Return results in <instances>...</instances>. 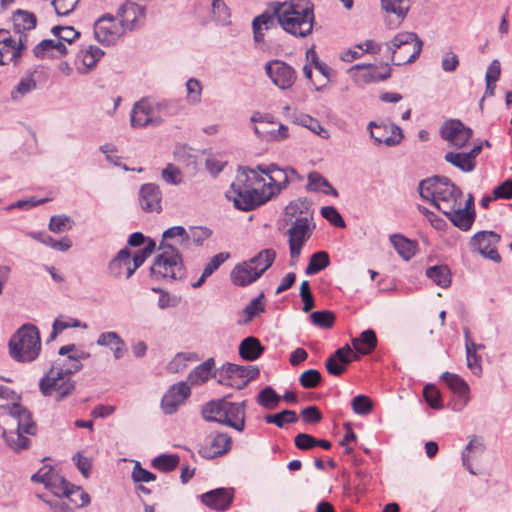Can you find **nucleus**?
I'll return each instance as SVG.
<instances>
[{
  "mask_svg": "<svg viewBox=\"0 0 512 512\" xmlns=\"http://www.w3.org/2000/svg\"><path fill=\"white\" fill-rule=\"evenodd\" d=\"M421 198L431 202L439 211L447 210L450 206L461 201L462 191L448 177L433 176L421 180L418 185Z\"/></svg>",
  "mask_w": 512,
  "mask_h": 512,
  "instance_id": "nucleus-1",
  "label": "nucleus"
},
{
  "mask_svg": "<svg viewBox=\"0 0 512 512\" xmlns=\"http://www.w3.org/2000/svg\"><path fill=\"white\" fill-rule=\"evenodd\" d=\"M278 14V23L284 31L299 37H306L312 32L314 15L311 6L279 3Z\"/></svg>",
  "mask_w": 512,
  "mask_h": 512,
  "instance_id": "nucleus-2",
  "label": "nucleus"
},
{
  "mask_svg": "<svg viewBox=\"0 0 512 512\" xmlns=\"http://www.w3.org/2000/svg\"><path fill=\"white\" fill-rule=\"evenodd\" d=\"M248 180L244 172L237 174L236 180L226 192L227 199L241 211H251L272 198V193H266L265 189L258 190L251 184H245Z\"/></svg>",
  "mask_w": 512,
  "mask_h": 512,
  "instance_id": "nucleus-3",
  "label": "nucleus"
},
{
  "mask_svg": "<svg viewBox=\"0 0 512 512\" xmlns=\"http://www.w3.org/2000/svg\"><path fill=\"white\" fill-rule=\"evenodd\" d=\"M40 350V333L33 324L22 325L9 341L10 355L18 362H31L35 360Z\"/></svg>",
  "mask_w": 512,
  "mask_h": 512,
  "instance_id": "nucleus-4",
  "label": "nucleus"
},
{
  "mask_svg": "<svg viewBox=\"0 0 512 512\" xmlns=\"http://www.w3.org/2000/svg\"><path fill=\"white\" fill-rule=\"evenodd\" d=\"M158 250L160 253L156 256L150 268L151 275L156 279H182L186 271L178 248L167 241H161Z\"/></svg>",
  "mask_w": 512,
  "mask_h": 512,
  "instance_id": "nucleus-5",
  "label": "nucleus"
},
{
  "mask_svg": "<svg viewBox=\"0 0 512 512\" xmlns=\"http://www.w3.org/2000/svg\"><path fill=\"white\" fill-rule=\"evenodd\" d=\"M10 413L17 420V429L15 431H4L3 437L6 444L16 453L26 450L30 447V439L24 434L34 435L36 425L31 420L30 412L18 404H14Z\"/></svg>",
  "mask_w": 512,
  "mask_h": 512,
  "instance_id": "nucleus-6",
  "label": "nucleus"
},
{
  "mask_svg": "<svg viewBox=\"0 0 512 512\" xmlns=\"http://www.w3.org/2000/svg\"><path fill=\"white\" fill-rule=\"evenodd\" d=\"M394 65L414 62L420 55L423 47L422 40L413 32H400L386 43Z\"/></svg>",
  "mask_w": 512,
  "mask_h": 512,
  "instance_id": "nucleus-7",
  "label": "nucleus"
},
{
  "mask_svg": "<svg viewBox=\"0 0 512 512\" xmlns=\"http://www.w3.org/2000/svg\"><path fill=\"white\" fill-rule=\"evenodd\" d=\"M58 364H53L49 371L40 379V392L46 397H53L60 402L70 396L76 388V383L70 377L63 376L58 370Z\"/></svg>",
  "mask_w": 512,
  "mask_h": 512,
  "instance_id": "nucleus-8",
  "label": "nucleus"
},
{
  "mask_svg": "<svg viewBox=\"0 0 512 512\" xmlns=\"http://www.w3.org/2000/svg\"><path fill=\"white\" fill-rule=\"evenodd\" d=\"M168 105L165 103H158L155 107L147 99L137 101L130 114V122L133 128H143L147 126H159L164 120L162 115Z\"/></svg>",
  "mask_w": 512,
  "mask_h": 512,
  "instance_id": "nucleus-9",
  "label": "nucleus"
},
{
  "mask_svg": "<svg viewBox=\"0 0 512 512\" xmlns=\"http://www.w3.org/2000/svg\"><path fill=\"white\" fill-rule=\"evenodd\" d=\"M265 255L264 267H253L249 260L235 265L230 274L231 282L236 286L244 287L259 279L272 266L276 258V252L267 248L263 252V256Z\"/></svg>",
  "mask_w": 512,
  "mask_h": 512,
  "instance_id": "nucleus-10",
  "label": "nucleus"
},
{
  "mask_svg": "<svg viewBox=\"0 0 512 512\" xmlns=\"http://www.w3.org/2000/svg\"><path fill=\"white\" fill-rule=\"evenodd\" d=\"M259 374L260 370L255 365L241 366L234 363H226L219 373L218 383L242 389L250 381L256 379Z\"/></svg>",
  "mask_w": 512,
  "mask_h": 512,
  "instance_id": "nucleus-11",
  "label": "nucleus"
},
{
  "mask_svg": "<svg viewBox=\"0 0 512 512\" xmlns=\"http://www.w3.org/2000/svg\"><path fill=\"white\" fill-rule=\"evenodd\" d=\"M265 71L270 80L282 90L290 88L296 80L295 69L281 60H270L265 64Z\"/></svg>",
  "mask_w": 512,
  "mask_h": 512,
  "instance_id": "nucleus-12",
  "label": "nucleus"
},
{
  "mask_svg": "<svg viewBox=\"0 0 512 512\" xmlns=\"http://www.w3.org/2000/svg\"><path fill=\"white\" fill-rule=\"evenodd\" d=\"M500 236L493 231H481L476 233L470 242L473 251L478 252L487 259L496 263L500 262L501 257L496 249Z\"/></svg>",
  "mask_w": 512,
  "mask_h": 512,
  "instance_id": "nucleus-13",
  "label": "nucleus"
},
{
  "mask_svg": "<svg viewBox=\"0 0 512 512\" xmlns=\"http://www.w3.org/2000/svg\"><path fill=\"white\" fill-rule=\"evenodd\" d=\"M123 26L116 22L114 16L110 14L103 15L94 25V34L98 42L110 45L122 34Z\"/></svg>",
  "mask_w": 512,
  "mask_h": 512,
  "instance_id": "nucleus-14",
  "label": "nucleus"
},
{
  "mask_svg": "<svg viewBox=\"0 0 512 512\" xmlns=\"http://www.w3.org/2000/svg\"><path fill=\"white\" fill-rule=\"evenodd\" d=\"M258 170L267 176L269 182L264 183L263 189L266 190V193H272V197L280 194L288 187L289 181L286 168H280L276 164H270L267 166L258 165Z\"/></svg>",
  "mask_w": 512,
  "mask_h": 512,
  "instance_id": "nucleus-15",
  "label": "nucleus"
},
{
  "mask_svg": "<svg viewBox=\"0 0 512 512\" xmlns=\"http://www.w3.org/2000/svg\"><path fill=\"white\" fill-rule=\"evenodd\" d=\"M368 129L376 143L385 144L388 147L398 145L403 139L402 129L392 123L377 124L372 121L369 123Z\"/></svg>",
  "mask_w": 512,
  "mask_h": 512,
  "instance_id": "nucleus-16",
  "label": "nucleus"
},
{
  "mask_svg": "<svg viewBox=\"0 0 512 512\" xmlns=\"http://www.w3.org/2000/svg\"><path fill=\"white\" fill-rule=\"evenodd\" d=\"M232 439L226 433L210 434L199 449V454L206 459H213L226 454L231 449Z\"/></svg>",
  "mask_w": 512,
  "mask_h": 512,
  "instance_id": "nucleus-17",
  "label": "nucleus"
},
{
  "mask_svg": "<svg viewBox=\"0 0 512 512\" xmlns=\"http://www.w3.org/2000/svg\"><path fill=\"white\" fill-rule=\"evenodd\" d=\"M359 355L354 353L349 345H345L337 349L325 362L327 372L332 376L342 375L347 366L356 360H359Z\"/></svg>",
  "mask_w": 512,
  "mask_h": 512,
  "instance_id": "nucleus-18",
  "label": "nucleus"
},
{
  "mask_svg": "<svg viewBox=\"0 0 512 512\" xmlns=\"http://www.w3.org/2000/svg\"><path fill=\"white\" fill-rule=\"evenodd\" d=\"M191 390L186 382H178L170 387L161 400V406L165 414H173L178 407L190 396Z\"/></svg>",
  "mask_w": 512,
  "mask_h": 512,
  "instance_id": "nucleus-19",
  "label": "nucleus"
},
{
  "mask_svg": "<svg viewBox=\"0 0 512 512\" xmlns=\"http://www.w3.org/2000/svg\"><path fill=\"white\" fill-rule=\"evenodd\" d=\"M485 449L483 438L473 435L462 451V464L472 475H477V472L473 469V465L480 463Z\"/></svg>",
  "mask_w": 512,
  "mask_h": 512,
  "instance_id": "nucleus-20",
  "label": "nucleus"
},
{
  "mask_svg": "<svg viewBox=\"0 0 512 512\" xmlns=\"http://www.w3.org/2000/svg\"><path fill=\"white\" fill-rule=\"evenodd\" d=\"M162 192L154 183H146L140 187L139 190V203L141 208L146 212L162 211L161 206Z\"/></svg>",
  "mask_w": 512,
  "mask_h": 512,
  "instance_id": "nucleus-21",
  "label": "nucleus"
},
{
  "mask_svg": "<svg viewBox=\"0 0 512 512\" xmlns=\"http://www.w3.org/2000/svg\"><path fill=\"white\" fill-rule=\"evenodd\" d=\"M234 490L232 488H217L201 496L202 503L216 511H225L232 504Z\"/></svg>",
  "mask_w": 512,
  "mask_h": 512,
  "instance_id": "nucleus-22",
  "label": "nucleus"
},
{
  "mask_svg": "<svg viewBox=\"0 0 512 512\" xmlns=\"http://www.w3.org/2000/svg\"><path fill=\"white\" fill-rule=\"evenodd\" d=\"M441 380H443L449 389L459 397V402L455 404V410H462L463 407L467 405L469 402V386L467 382L462 379L458 374L444 372L441 375Z\"/></svg>",
  "mask_w": 512,
  "mask_h": 512,
  "instance_id": "nucleus-23",
  "label": "nucleus"
},
{
  "mask_svg": "<svg viewBox=\"0 0 512 512\" xmlns=\"http://www.w3.org/2000/svg\"><path fill=\"white\" fill-rule=\"evenodd\" d=\"M352 69L362 71L359 75V79L365 84L385 81L391 76V68L388 63H385L380 67L374 64L362 63L354 65Z\"/></svg>",
  "mask_w": 512,
  "mask_h": 512,
  "instance_id": "nucleus-24",
  "label": "nucleus"
},
{
  "mask_svg": "<svg viewBox=\"0 0 512 512\" xmlns=\"http://www.w3.org/2000/svg\"><path fill=\"white\" fill-rule=\"evenodd\" d=\"M441 212L448 217L454 226L463 231H467L471 228L475 218V211L463 209L461 207V201L450 206L447 210H442Z\"/></svg>",
  "mask_w": 512,
  "mask_h": 512,
  "instance_id": "nucleus-25",
  "label": "nucleus"
},
{
  "mask_svg": "<svg viewBox=\"0 0 512 512\" xmlns=\"http://www.w3.org/2000/svg\"><path fill=\"white\" fill-rule=\"evenodd\" d=\"M223 425L229 426L239 432L245 428V402L235 403L227 401L224 410Z\"/></svg>",
  "mask_w": 512,
  "mask_h": 512,
  "instance_id": "nucleus-26",
  "label": "nucleus"
},
{
  "mask_svg": "<svg viewBox=\"0 0 512 512\" xmlns=\"http://www.w3.org/2000/svg\"><path fill=\"white\" fill-rule=\"evenodd\" d=\"M138 15L145 16V8L135 3H125L118 8L117 17H120L121 26L133 30L137 27Z\"/></svg>",
  "mask_w": 512,
  "mask_h": 512,
  "instance_id": "nucleus-27",
  "label": "nucleus"
},
{
  "mask_svg": "<svg viewBox=\"0 0 512 512\" xmlns=\"http://www.w3.org/2000/svg\"><path fill=\"white\" fill-rule=\"evenodd\" d=\"M238 350L242 359L246 361H255L264 352V347L262 346L259 339L253 336H249L242 340Z\"/></svg>",
  "mask_w": 512,
  "mask_h": 512,
  "instance_id": "nucleus-28",
  "label": "nucleus"
},
{
  "mask_svg": "<svg viewBox=\"0 0 512 512\" xmlns=\"http://www.w3.org/2000/svg\"><path fill=\"white\" fill-rule=\"evenodd\" d=\"M310 235L308 217H297L288 230V242H298L304 245Z\"/></svg>",
  "mask_w": 512,
  "mask_h": 512,
  "instance_id": "nucleus-29",
  "label": "nucleus"
},
{
  "mask_svg": "<svg viewBox=\"0 0 512 512\" xmlns=\"http://www.w3.org/2000/svg\"><path fill=\"white\" fill-rule=\"evenodd\" d=\"M352 345L356 354H370L377 346V336L372 329L363 331L359 337L352 339Z\"/></svg>",
  "mask_w": 512,
  "mask_h": 512,
  "instance_id": "nucleus-30",
  "label": "nucleus"
},
{
  "mask_svg": "<svg viewBox=\"0 0 512 512\" xmlns=\"http://www.w3.org/2000/svg\"><path fill=\"white\" fill-rule=\"evenodd\" d=\"M227 405L225 398L212 400L202 408V416L206 421L223 424L224 410Z\"/></svg>",
  "mask_w": 512,
  "mask_h": 512,
  "instance_id": "nucleus-31",
  "label": "nucleus"
},
{
  "mask_svg": "<svg viewBox=\"0 0 512 512\" xmlns=\"http://www.w3.org/2000/svg\"><path fill=\"white\" fill-rule=\"evenodd\" d=\"M12 20L15 32L20 34L34 29L37 24V18L34 13L21 9L13 13Z\"/></svg>",
  "mask_w": 512,
  "mask_h": 512,
  "instance_id": "nucleus-32",
  "label": "nucleus"
},
{
  "mask_svg": "<svg viewBox=\"0 0 512 512\" xmlns=\"http://www.w3.org/2000/svg\"><path fill=\"white\" fill-rule=\"evenodd\" d=\"M390 242L404 260L409 261L416 253L417 244L401 234L390 236Z\"/></svg>",
  "mask_w": 512,
  "mask_h": 512,
  "instance_id": "nucleus-33",
  "label": "nucleus"
},
{
  "mask_svg": "<svg viewBox=\"0 0 512 512\" xmlns=\"http://www.w3.org/2000/svg\"><path fill=\"white\" fill-rule=\"evenodd\" d=\"M215 366L213 358H209L197 367H195L188 375V382L191 385H201L205 383L212 375V369Z\"/></svg>",
  "mask_w": 512,
  "mask_h": 512,
  "instance_id": "nucleus-34",
  "label": "nucleus"
},
{
  "mask_svg": "<svg viewBox=\"0 0 512 512\" xmlns=\"http://www.w3.org/2000/svg\"><path fill=\"white\" fill-rule=\"evenodd\" d=\"M278 6L279 3L275 2L270 5V7L265 10L262 14L256 16L252 22L255 25L262 28V30H270L272 28H276L278 23Z\"/></svg>",
  "mask_w": 512,
  "mask_h": 512,
  "instance_id": "nucleus-35",
  "label": "nucleus"
},
{
  "mask_svg": "<svg viewBox=\"0 0 512 512\" xmlns=\"http://www.w3.org/2000/svg\"><path fill=\"white\" fill-rule=\"evenodd\" d=\"M426 276L442 288H447L451 284V271L447 265L428 267L426 269Z\"/></svg>",
  "mask_w": 512,
  "mask_h": 512,
  "instance_id": "nucleus-36",
  "label": "nucleus"
},
{
  "mask_svg": "<svg viewBox=\"0 0 512 512\" xmlns=\"http://www.w3.org/2000/svg\"><path fill=\"white\" fill-rule=\"evenodd\" d=\"M411 0H381V7L388 13L395 14L401 23L408 14Z\"/></svg>",
  "mask_w": 512,
  "mask_h": 512,
  "instance_id": "nucleus-37",
  "label": "nucleus"
},
{
  "mask_svg": "<svg viewBox=\"0 0 512 512\" xmlns=\"http://www.w3.org/2000/svg\"><path fill=\"white\" fill-rule=\"evenodd\" d=\"M131 259V252L128 248L121 249L117 255L109 262V273L114 277H120L126 265Z\"/></svg>",
  "mask_w": 512,
  "mask_h": 512,
  "instance_id": "nucleus-38",
  "label": "nucleus"
},
{
  "mask_svg": "<svg viewBox=\"0 0 512 512\" xmlns=\"http://www.w3.org/2000/svg\"><path fill=\"white\" fill-rule=\"evenodd\" d=\"M444 159L446 162L452 164L453 166L460 169L462 172H472L475 167L476 163H473L469 160V156H466V153L460 152H447L444 155Z\"/></svg>",
  "mask_w": 512,
  "mask_h": 512,
  "instance_id": "nucleus-39",
  "label": "nucleus"
},
{
  "mask_svg": "<svg viewBox=\"0 0 512 512\" xmlns=\"http://www.w3.org/2000/svg\"><path fill=\"white\" fill-rule=\"evenodd\" d=\"M330 264L329 255L325 251H318L312 254L309 264L306 267L305 273L307 275H314L321 270L325 269Z\"/></svg>",
  "mask_w": 512,
  "mask_h": 512,
  "instance_id": "nucleus-40",
  "label": "nucleus"
},
{
  "mask_svg": "<svg viewBox=\"0 0 512 512\" xmlns=\"http://www.w3.org/2000/svg\"><path fill=\"white\" fill-rule=\"evenodd\" d=\"M266 423L275 424L279 428H283L286 423H295L298 416L295 411L283 410L276 414H268L264 417Z\"/></svg>",
  "mask_w": 512,
  "mask_h": 512,
  "instance_id": "nucleus-41",
  "label": "nucleus"
},
{
  "mask_svg": "<svg viewBox=\"0 0 512 512\" xmlns=\"http://www.w3.org/2000/svg\"><path fill=\"white\" fill-rule=\"evenodd\" d=\"M467 127L458 119H450L441 126L440 135L441 137L449 142L454 140L460 131H464Z\"/></svg>",
  "mask_w": 512,
  "mask_h": 512,
  "instance_id": "nucleus-42",
  "label": "nucleus"
},
{
  "mask_svg": "<svg viewBox=\"0 0 512 512\" xmlns=\"http://www.w3.org/2000/svg\"><path fill=\"white\" fill-rule=\"evenodd\" d=\"M71 483L68 482L64 477L54 474L49 485L46 487L57 497H68Z\"/></svg>",
  "mask_w": 512,
  "mask_h": 512,
  "instance_id": "nucleus-43",
  "label": "nucleus"
},
{
  "mask_svg": "<svg viewBox=\"0 0 512 512\" xmlns=\"http://www.w3.org/2000/svg\"><path fill=\"white\" fill-rule=\"evenodd\" d=\"M179 461L180 459L177 455L162 454L153 459L152 465L162 472H170L178 466Z\"/></svg>",
  "mask_w": 512,
  "mask_h": 512,
  "instance_id": "nucleus-44",
  "label": "nucleus"
},
{
  "mask_svg": "<svg viewBox=\"0 0 512 512\" xmlns=\"http://www.w3.org/2000/svg\"><path fill=\"white\" fill-rule=\"evenodd\" d=\"M279 401L280 396L270 386L262 389L257 396V402L266 409H274Z\"/></svg>",
  "mask_w": 512,
  "mask_h": 512,
  "instance_id": "nucleus-45",
  "label": "nucleus"
},
{
  "mask_svg": "<svg viewBox=\"0 0 512 512\" xmlns=\"http://www.w3.org/2000/svg\"><path fill=\"white\" fill-rule=\"evenodd\" d=\"M36 88V81L32 75L22 78L11 92L13 100H19Z\"/></svg>",
  "mask_w": 512,
  "mask_h": 512,
  "instance_id": "nucleus-46",
  "label": "nucleus"
},
{
  "mask_svg": "<svg viewBox=\"0 0 512 512\" xmlns=\"http://www.w3.org/2000/svg\"><path fill=\"white\" fill-rule=\"evenodd\" d=\"M187 102L192 105L199 104L202 98V85L196 78H189L186 82Z\"/></svg>",
  "mask_w": 512,
  "mask_h": 512,
  "instance_id": "nucleus-47",
  "label": "nucleus"
},
{
  "mask_svg": "<svg viewBox=\"0 0 512 512\" xmlns=\"http://www.w3.org/2000/svg\"><path fill=\"white\" fill-rule=\"evenodd\" d=\"M211 13L215 21L223 25L229 23L230 11L224 0H212Z\"/></svg>",
  "mask_w": 512,
  "mask_h": 512,
  "instance_id": "nucleus-48",
  "label": "nucleus"
},
{
  "mask_svg": "<svg viewBox=\"0 0 512 512\" xmlns=\"http://www.w3.org/2000/svg\"><path fill=\"white\" fill-rule=\"evenodd\" d=\"M321 381L322 375L316 369L306 370L299 377V383L305 389L316 388L320 385Z\"/></svg>",
  "mask_w": 512,
  "mask_h": 512,
  "instance_id": "nucleus-49",
  "label": "nucleus"
},
{
  "mask_svg": "<svg viewBox=\"0 0 512 512\" xmlns=\"http://www.w3.org/2000/svg\"><path fill=\"white\" fill-rule=\"evenodd\" d=\"M310 317L315 326L324 329L331 328L335 322V315L327 310L312 312Z\"/></svg>",
  "mask_w": 512,
  "mask_h": 512,
  "instance_id": "nucleus-50",
  "label": "nucleus"
},
{
  "mask_svg": "<svg viewBox=\"0 0 512 512\" xmlns=\"http://www.w3.org/2000/svg\"><path fill=\"white\" fill-rule=\"evenodd\" d=\"M67 498H69L76 507H85L89 505L91 501L89 494L80 486H76L74 484H71L69 496Z\"/></svg>",
  "mask_w": 512,
  "mask_h": 512,
  "instance_id": "nucleus-51",
  "label": "nucleus"
},
{
  "mask_svg": "<svg viewBox=\"0 0 512 512\" xmlns=\"http://www.w3.org/2000/svg\"><path fill=\"white\" fill-rule=\"evenodd\" d=\"M104 51L96 46H90L88 50L83 52L82 62L88 69H93L97 62L103 57Z\"/></svg>",
  "mask_w": 512,
  "mask_h": 512,
  "instance_id": "nucleus-52",
  "label": "nucleus"
},
{
  "mask_svg": "<svg viewBox=\"0 0 512 512\" xmlns=\"http://www.w3.org/2000/svg\"><path fill=\"white\" fill-rule=\"evenodd\" d=\"M351 406L354 413L358 415H367L373 409V403L371 399L365 395H357L354 397Z\"/></svg>",
  "mask_w": 512,
  "mask_h": 512,
  "instance_id": "nucleus-53",
  "label": "nucleus"
},
{
  "mask_svg": "<svg viewBox=\"0 0 512 512\" xmlns=\"http://www.w3.org/2000/svg\"><path fill=\"white\" fill-rule=\"evenodd\" d=\"M188 231L183 226H173L163 232L162 241L167 239L179 238L178 244L180 246H188Z\"/></svg>",
  "mask_w": 512,
  "mask_h": 512,
  "instance_id": "nucleus-54",
  "label": "nucleus"
},
{
  "mask_svg": "<svg viewBox=\"0 0 512 512\" xmlns=\"http://www.w3.org/2000/svg\"><path fill=\"white\" fill-rule=\"evenodd\" d=\"M423 396L431 408L441 409L443 407L441 395L435 386L426 385L423 389Z\"/></svg>",
  "mask_w": 512,
  "mask_h": 512,
  "instance_id": "nucleus-55",
  "label": "nucleus"
},
{
  "mask_svg": "<svg viewBox=\"0 0 512 512\" xmlns=\"http://www.w3.org/2000/svg\"><path fill=\"white\" fill-rule=\"evenodd\" d=\"M212 232L207 227H190L188 231V243L193 241L197 246H201L205 240L211 236Z\"/></svg>",
  "mask_w": 512,
  "mask_h": 512,
  "instance_id": "nucleus-56",
  "label": "nucleus"
},
{
  "mask_svg": "<svg viewBox=\"0 0 512 512\" xmlns=\"http://www.w3.org/2000/svg\"><path fill=\"white\" fill-rule=\"evenodd\" d=\"M53 364H58V371L61 372L63 376L70 377L71 375L80 371L83 367L82 363L77 361V358L75 360H63L60 362L59 360L54 362Z\"/></svg>",
  "mask_w": 512,
  "mask_h": 512,
  "instance_id": "nucleus-57",
  "label": "nucleus"
},
{
  "mask_svg": "<svg viewBox=\"0 0 512 512\" xmlns=\"http://www.w3.org/2000/svg\"><path fill=\"white\" fill-rule=\"evenodd\" d=\"M71 222L68 216H52L49 222V229L54 233H61L72 228Z\"/></svg>",
  "mask_w": 512,
  "mask_h": 512,
  "instance_id": "nucleus-58",
  "label": "nucleus"
},
{
  "mask_svg": "<svg viewBox=\"0 0 512 512\" xmlns=\"http://www.w3.org/2000/svg\"><path fill=\"white\" fill-rule=\"evenodd\" d=\"M321 215L327 221H329L332 225L343 228L345 227V221L343 220L341 214L337 211V209L333 206H324L321 208Z\"/></svg>",
  "mask_w": 512,
  "mask_h": 512,
  "instance_id": "nucleus-59",
  "label": "nucleus"
},
{
  "mask_svg": "<svg viewBox=\"0 0 512 512\" xmlns=\"http://www.w3.org/2000/svg\"><path fill=\"white\" fill-rule=\"evenodd\" d=\"M229 256V253L226 252H220L214 255L203 269L202 273H204V277L211 276L229 258Z\"/></svg>",
  "mask_w": 512,
  "mask_h": 512,
  "instance_id": "nucleus-60",
  "label": "nucleus"
},
{
  "mask_svg": "<svg viewBox=\"0 0 512 512\" xmlns=\"http://www.w3.org/2000/svg\"><path fill=\"white\" fill-rule=\"evenodd\" d=\"M263 294H260L258 297L251 300V302L244 308L243 312L246 315L245 322H250L255 316L259 313L264 312L265 308L261 302Z\"/></svg>",
  "mask_w": 512,
  "mask_h": 512,
  "instance_id": "nucleus-61",
  "label": "nucleus"
},
{
  "mask_svg": "<svg viewBox=\"0 0 512 512\" xmlns=\"http://www.w3.org/2000/svg\"><path fill=\"white\" fill-rule=\"evenodd\" d=\"M465 349L468 368L473 372L474 375H480L482 372L481 356L476 353V347H469Z\"/></svg>",
  "mask_w": 512,
  "mask_h": 512,
  "instance_id": "nucleus-62",
  "label": "nucleus"
},
{
  "mask_svg": "<svg viewBox=\"0 0 512 512\" xmlns=\"http://www.w3.org/2000/svg\"><path fill=\"white\" fill-rule=\"evenodd\" d=\"M162 178L163 180L171 185H178L182 182L181 171L179 168L175 167L173 164H168L162 170Z\"/></svg>",
  "mask_w": 512,
  "mask_h": 512,
  "instance_id": "nucleus-63",
  "label": "nucleus"
},
{
  "mask_svg": "<svg viewBox=\"0 0 512 512\" xmlns=\"http://www.w3.org/2000/svg\"><path fill=\"white\" fill-rule=\"evenodd\" d=\"M79 0H53L51 5L59 16L69 15L77 6Z\"/></svg>",
  "mask_w": 512,
  "mask_h": 512,
  "instance_id": "nucleus-64",
  "label": "nucleus"
}]
</instances>
